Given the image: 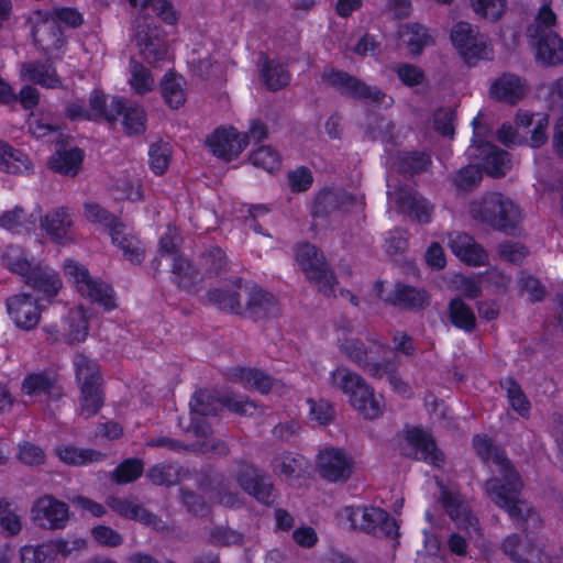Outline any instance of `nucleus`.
<instances>
[{
  "label": "nucleus",
  "instance_id": "1",
  "mask_svg": "<svg viewBox=\"0 0 563 563\" xmlns=\"http://www.w3.org/2000/svg\"><path fill=\"white\" fill-rule=\"evenodd\" d=\"M474 448L488 465L493 477L485 485L488 497L512 518H523L529 512L528 505L519 498L522 484L518 474L509 464L504 453L494 448L485 435L474 438Z\"/></svg>",
  "mask_w": 563,
  "mask_h": 563
},
{
  "label": "nucleus",
  "instance_id": "2",
  "mask_svg": "<svg viewBox=\"0 0 563 563\" xmlns=\"http://www.w3.org/2000/svg\"><path fill=\"white\" fill-rule=\"evenodd\" d=\"M82 21V14L69 7L55 8L52 11L37 10L30 16L35 40L51 54L60 51L66 43V37L58 25L77 27Z\"/></svg>",
  "mask_w": 563,
  "mask_h": 563
},
{
  "label": "nucleus",
  "instance_id": "3",
  "mask_svg": "<svg viewBox=\"0 0 563 563\" xmlns=\"http://www.w3.org/2000/svg\"><path fill=\"white\" fill-rule=\"evenodd\" d=\"M84 217L88 222L106 230L110 234L112 243L122 250L128 261L137 264L143 260V244L115 216L96 202H86L84 205Z\"/></svg>",
  "mask_w": 563,
  "mask_h": 563
},
{
  "label": "nucleus",
  "instance_id": "4",
  "mask_svg": "<svg viewBox=\"0 0 563 563\" xmlns=\"http://www.w3.org/2000/svg\"><path fill=\"white\" fill-rule=\"evenodd\" d=\"M471 217L497 230L514 229L522 218L521 209L510 198L493 192L475 200L470 206Z\"/></svg>",
  "mask_w": 563,
  "mask_h": 563
},
{
  "label": "nucleus",
  "instance_id": "5",
  "mask_svg": "<svg viewBox=\"0 0 563 563\" xmlns=\"http://www.w3.org/2000/svg\"><path fill=\"white\" fill-rule=\"evenodd\" d=\"M554 23L555 14L548 4H544L528 27V36L536 47V56L545 65L563 63V40L551 30Z\"/></svg>",
  "mask_w": 563,
  "mask_h": 563
},
{
  "label": "nucleus",
  "instance_id": "6",
  "mask_svg": "<svg viewBox=\"0 0 563 563\" xmlns=\"http://www.w3.org/2000/svg\"><path fill=\"white\" fill-rule=\"evenodd\" d=\"M340 349L342 353L355 362L368 375L378 379L386 378L394 391L404 397L409 396L410 387L400 377H398L395 363L377 362L374 352L372 350H365L363 344L356 339L351 338L344 340L341 342Z\"/></svg>",
  "mask_w": 563,
  "mask_h": 563
},
{
  "label": "nucleus",
  "instance_id": "7",
  "mask_svg": "<svg viewBox=\"0 0 563 563\" xmlns=\"http://www.w3.org/2000/svg\"><path fill=\"white\" fill-rule=\"evenodd\" d=\"M74 365L81 393L79 413L88 418L97 413L102 405L100 369L96 362L90 361L84 355H77Z\"/></svg>",
  "mask_w": 563,
  "mask_h": 563
},
{
  "label": "nucleus",
  "instance_id": "8",
  "mask_svg": "<svg viewBox=\"0 0 563 563\" xmlns=\"http://www.w3.org/2000/svg\"><path fill=\"white\" fill-rule=\"evenodd\" d=\"M64 274L71 282L77 291L85 298L98 303L106 311L117 308V301L112 288L92 278L88 269L74 260H67L64 263Z\"/></svg>",
  "mask_w": 563,
  "mask_h": 563
},
{
  "label": "nucleus",
  "instance_id": "9",
  "mask_svg": "<svg viewBox=\"0 0 563 563\" xmlns=\"http://www.w3.org/2000/svg\"><path fill=\"white\" fill-rule=\"evenodd\" d=\"M549 119L544 113L519 111L516 117V128L504 124L498 131V140L505 145L520 144L530 134V145L539 147L548 140Z\"/></svg>",
  "mask_w": 563,
  "mask_h": 563
},
{
  "label": "nucleus",
  "instance_id": "10",
  "mask_svg": "<svg viewBox=\"0 0 563 563\" xmlns=\"http://www.w3.org/2000/svg\"><path fill=\"white\" fill-rule=\"evenodd\" d=\"M340 520L347 522L353 529L364 530L389 538L398 536V523L394 518L377 507H345L340 512Z\"/></svg>",
  "mask_w": 563,
  "mask_h": 563
},
{
  "label": "nucleus",
  "instance_id": "11",
  "mask_svg": "<svg viewBox=\"0 0 563 563\" xmlns=\"http://www.w3.org/2000/svg\"><path fill=\"white\" fill-rule=\"evenodd\" d=\"M450 40L460 56L467 63L488 59L493 55L489 38L467 22L454 24Z\"/></svg>",
  "mask_w": 563,
  "mask_h": 563
},
{
  "label": "nucleus",
  "instance_id": "12",
  "mask_svg": "<svg viewBox=\"0 0 563 563\" xmlns=\"http://www.w3.org/2000/svg\"><path fill=\"white\" fill-rule=\"evenodd\" d=\"M209 298L221 309L236 313L255 311L257 308H264L271 301L268 294L257 286L240 287L239 291L213 289L209 292Z\"/></svg>",
  "mask_w": 563,
  "mask_h": 563
},
{
  "label": "nucleus",
  "instance_id": "13",
  "mask_svg": "<svg viewBox=\"0 0 563 563\" xmlns=\"http://www.w3.org/2000/svg\"><path fill=\"white\" fill-rule=\"evenodd\" d=\"M398 446L401 454L423 460L434 466H440L443 462V455L432 437L420 428L406 429L398 439Z\"/></svg>",
  "mask_w": 563,
  "mask_h": 563
},
{
  "label": "nucleus",
  "instance_id": "14",
  "mask_svg": "<svg viewBox=\"0 0 563 563\" xmlns=\"http://www.w3.org/2000/svg\"><path fill=\"white\" fill-rule=\"evenodd\" d=\"M296 262L307 278L313 280L321 291L327 295L332 291L334 278L328 271L323 255L313 245H299L296 250Z\"/></svg>",
  "mask_w": 563,
  "mask_h": 563
},
{
  "label": "nucleus",
  "instance_id": "15",
  "mask_svg": "<svg viewBox=\"0 0 563 563\" xmlns=\"http://www.w3.org/2000/svg\"><path fill=\"white\" fill-rule=\"evenodd\" d=\"M134 38L140 54L151 65L165 60L168 56L167 43L164 35L146 18H139L135 22Z\"/></svg>",
  "mask_w": 563,
  "mask_h": 563
},
{
  "label": "nucleus",
  "instance_id": "16",
  "mask_svg": "<svg viewBox=\"0 0 563 563\" xmlns=\"http://www.w3.org/2000/svg\"><path fill=\"white\" fill-rule=\"evenodd\" d=\"M317 468L328 482H345L353 473V460L341 449L325 448L318 455Z\"/></svg>",
  "mask_w": 563,
  "mask_h": 563
},
{
  "label": "nucleus",
  "instance_id": "17",
  "mask_svg": "<svg viewBox=\"0 0 563 563\" xmlns=\"http://www.w3.org/2000/svg\"><path fill=\"white\" fill-rule=\"evenodd\" d=\"M211 152L225 161L236 158L249 145V136L233 126H221L208 139Z\"/></svg>",
  "mask_w": 563,
  "mask_h": 563
},
{
  "label": "nucleus",
  "instance_id": "18",
  "mask_svg": "<svg viewBox=\"0 0 563 563\" xmlns=\"http://www.w3.org/2000/svg\"><path fill=\"white\" fill-rule=\"evenodd\" d=\"M45 331L47 339L52 342H81L88 335L87 313L82 308L71 309L62 322V330H59L57 325H49Z\"/></svg>",
  "mask_w": 563,
  "mask_h": 563
},
{
  "label": "nucleus",
  "instance_id": "19",
  "mask_svg": "<svg viewBox=\"0 0 563 563\" xmlns=\"http://www.w3.org/2000/svg\"><path fill=\"white\" fill-rule=\"evenodd\" d=\"M324 79L344 93L356 98H363L385 107L391 104V98L382 93L377 88L368 87L357 79L340 71H330Z\"/></svg>",
  "mask_w": 563,
  "mask_h": 563
},
{
  "label": "nucleus",
  "instance_id": "20",
  "mask_svg": "<svg viewBox=\"0 0 563 563\" xmlns=\"http://www.w3.org/2000/svg\"><path fill=\"white\" fill-rule=\"evenodd\" d=\"M7 312L14 325L31 331L40 322L41 310L35 299L29 295H14L7 300Z\"/></svg>",
  "mask_w": 563,
  "mask_h": 563
},
{
  "label": "nucleus",
  "instance_id": "21",
  "mask_svg": "<svg viewBox=\"0 0 563 563\" xmlns=\"http://www.w3.org/2000/svg\"><path fill=\"white\" fill-rule=\"evenodd\" d=\"M85 544L84 540H77L69 547L67 541L56 540L41 547L26 545L21 549V562L44 563L46 560H56L58 556L66 558L73 550L84 548Z\"/></svg>",
  "mask_w": 563,
  "mask_h": 563
},
{
  "label": "nucleus",
  "instance_id": "22",
  "mask_svg": "<svg viewBox=\"0 0 563 563\" xmlns=\"http://www.w3.org/2000/svg\"><path fill=\"white\" fill-rule=\"evenodd\" d=\"M32 515L40 526L57 529L68 521V507L51 496H44L34 504Z\"/></svg>",
  "mask_w": 563,
  "mask_h": 563
},
{
  "label": "nucleus",
  "instance_id": "23",
  "mask_svg": "<svg viewBox=\"0 0 563 563\" xmlns=\"http://www.w3.org/2000/svg\"><path fill=\"white\" fill-rule=\"evenodd\" d=\"M73 217L66 208L51 210L41 219L42 230L52 241L58 244L73 241Z\"/></svg>",
  "mask_w": 563,
  "mask_h": 563
},
{
  "label": "nucleus",
  "instance_id": "24",
  "mask_svg": "<svg viewBox=\"0 0 563 563\" xmlns=\"http://www.w3.org/2000/svg\"><path fill=\"white\" fill-rule=\"evenodd\" d=\"M391 179L387 177L388 186V202L389 205L395 203L401 212H407L412 216L419 222H428L430 219V206L429 203L417 194L411 191L393 190Z\"/></svg>",
  "mask_w": 563,
  "mask_h": 563
},
{
  "label": "nucleus",
  "instance_id": "25",
  "mask_svg": "<svg viewBox=\"0 0 563 563\" xmlns=\"http://www.w3.org/2000/svg\"><path fill=\"white\" fill-rule=\"evenodd\" d=\"M67 114L71 119H104L109 122L115 121V114L111 107V101L108 103L104 95L98 90L93 91L89 98V108H84L79 103H70L67 107Z\"/></svg>",
  "mask_w": 563,
  "mask_h": 563
},
{
  "label": "nucleus",
  "instance_id": "26",
  "mask_svg": "<svg viewBox=\"0 0 563 563\" xmlns=\"http://www.w3.org/2000/svg\"><path fill=\"white\" fill-rule=\"evenodd\" d=\"M350 405L363 418L375 420L383 416L386 409L385 398L376 394L375 390L365 383L361 389L354 394Z\"/></svg>",
  "mask_w": 563,
  "mask_h": 563
},
{
  "label": "nucleus",
  "instance_id": "27",
  "mask_svg": "<svg viewBox=\"0 0 563 563\" xmlns=\"http://www.w3.org/2000/svg\"><path fill=\"white\" fill-rule=\"evenodd\" d=\"M449 245L456 257L467 265L482 266L487 262L488 255L485 250L467 234H451Z\"/></svg>",
  "mask_w": 563,
  "mask_h": 563
},
{
  "label": "nucleus",
  "instance_id": "28",
  "mask_svg": "<svg viewBox=\"0 0 563 563\" xmlns=\"http://www.w3.org/2000/svg\"><path fill=\"white\" fill-rule=\"evenodd\" d=\"M443 506L452 519L456 520L464 529H477V519L472 517L468 507L461 499L460 494L452 487L438 483Z\"/></svg>",
  "mask_w": 563,
  "mask_h": 563
},
{
  "label": "nucleus",
  "instance_id": "29",
  "mask_svg": "<svg viewBox=\"0 0 563 563\" xmlns=\"http://www.w3.org/2000/svg\"><path fill=\"white\" fill-rule=\"evenodd\" d=\"M23 278L29 286L46 299L55 297L63 285L55 271L49 267H42L37 264H34L27 276Z\"/></svg>",
  "mask_w": 563,
  "mask_h": 563
},
{
  "label": "nucleus",
  "instance_id": "30",
  "mask_svg": "<svg viewBox=\"0 0 563 563\" xmlns=\"http://www.w3.org/2000/svg\"><path fill=\"white\" fill-rule=\"evenodd\" d=\"M111 107L115 121L122 117V125L126 133L139 134L145 130L146 115L143 108L117 97L111 98Z\"/></svg>",
  "mask_w": 563,
  "mask_h": 563
},
{
  "label": "nucleus",
  "instance_id": "31",
  "mask_svg": "<svg viewBox=\"0 0 563 563\" xmlns=\"http://www.w3.org/2000/svg\"><path fill=\"white\" fill-rule=\"evenodd\" d=\"M470 153L483 159L484 169L488 175L501 176L510 168V159L507 153L492 144L479 146L473 144L470 147Z\"/></svg>",
  "mask_w": 563,
  "mask_h": 563
},
{
  "label": "nucleus",
  "instance_id": "32",
  "mask_svg": "<svg viewBox=\"0 0 563 563\" xmlns=\"http://www.w3.org/2000/svg\"><path fill=\"white\" fill-rule=\"evenodd\" d=\"M527 92L526 82L516 75L504 74L496 78L489 88L493 98L514 103Z\"/></svg>",
  "mask_w": 563,
  "mask_h": 563
},
{
  "label": "nucleus",
  "instance_id": "33",
  "mask_svg": "<svg viewBox=\"0 0 563 563\" xmlns=\"http://www.w3.org/2000/svg\"><path fill=\"white\" fill-rule=\"evenodd\" d=\"M162 96L172 109L183 107L187 100L186 80L175 73H167L161 81Z\"/></svg>",
  "mask_w": 563,
  "mask_h": 563
},
{
  "label": "nucleus",
  "instance_id": "34",
  "mask_svg": "<svg viewBox=\"0 0 563 563\" xmlns=\"http://www.w3.org/2000/svg\"><path fill=\"white\" fill-rule=\"evenodd\" d=\"M81 163L82 153L79 148H58L48 161V166L59 174L75 176L79 172Z\"/></svg>",
  "mask_w": 563,
  "mask_h": 563
},
{
  "label": "nucleus",
  "instance_id": "35",
  "mask_svg": "<svg viewBox=\"0 0 563 563\" xmlns=\"http://www.w3.org/2000/svg\"><path fill=\"white\" fill-rule=\"evenodd\" d=\"M22 394L31 400H45L58 395V387L43 374H31L23 379Z\"/></svg>",
  "mask_w": 563,
  "mask_h": 563
},
{
  "label": "nucleus",
  "instance_id": "36",
  "mask_svg": "<svg viewBox=\"0 0 563 563\" xmlns=\"http://www.w3.org/2000/svg\"><path fill=\"white\" fill-rule=\"evenodd\" d=\"M365 383L364 378L345 366H338L330 373L331 386L346 395L349 402Z\"/></svg>",
  "mask_w": 563,
  "mask_h": 563
},
{
  "label": "nucleus",
  "instance_id": "37",
  "mask_svg": "<svg viewBox=\"0 0 563 563\" xmlns=\"http://www.w3.org/2000/svg\"><path fill=\"white\" fill-rule=\"evenodd\" d=\"M188 63L200 77L221 76L223 73L222 66L211 60L210 51L206 45L192 48Z\"/></svg>",
  "mask_w": 563,
  "mask_h": 563
},
{
  "label": "nucleus",
  "instance_id": "38",
  "mask_svg": "<svg viewBox=\"0 0 563 563\" xmlns=\"http://www.w3.org/2000/svg\"><path fill=\"white\" fill-rule=\"evenodd\" d=\"M239 482L245 492L253 495L260 501H269L272 486L265 478H260L255 470L247 467L239 477Z\"/></svg>",
  "mask_w": 563,
  "mask_h": 563
},
{
  "label": "nucleus",
  "instance_id": "39",
  "mask_svg": "<svg viewBox=\"0 0 563 563\" xmlns=\"http://www.w3.org/2000/svg\"><path fill=\"white\" fill-rule=\"evenodd\" d=\"M21 76L25 80L34 81L46 88H56L59 85V78L56 76L55 69L40 63L24 64Z\"/></svg>",
  "mask_w": 563,
  "mask_h": 563
},
{
  "label": "nucleus",
  "instance_id": "40",
  "mask_svg": "<svg viewBox=\"0 0 563 563\" xmlns=\"http://www.w3.org/2000/svg\"><path fill=\"white\" fill-rule=\"evenodd\" d=\"M31 163L21 152L13 150L8 144L0 142V169L12 174L29 172Z\"/></svg>",
  "mask_w": 563,
  "mask_h": 563
},
{
  "label": "nucleus",
  "instance_id": "41",
  "mask_svg": "<svg viewBox=\"0 0 563 563\" xmlns=\"http://www.w3.org/2000/svg\"><path fill=\"white\" fill-rule=\"evenodd\" d=\"M128 84L134 93L143 96L154 89L155 79L144 65L132 60L129 70Z\"/></svg>",
  "mask_w": 563,
  "mask_h": 563
},
{
  "label": "nucleus",
  "instance_id": "42",
  "mask_svg": "<svg viewBox=\"0 0 563 563\" xmlns=\"http://www.w3.org/2000/svg\"><path fill=\"white\" fill-rule=\"evenodd\" d=\"M399 38L411 54H419L422 48L432 42L427 29L420 25H404L399 31Z\"/></svg>",
  "mask_w": 563,
  "mask_h": 563
},
{
  "label": "nucleus",
  "instance_id": "43",
  "mask_svg": "<svg viewBox=\"0 0 563 563\" xmlns=\"http://www.w3.org/2000/svg\"><path fill=\"white\" fill-rule=\"evenodd\" d=\"M0 227L14 233L31 231L35 228V217H27L21 208L15 207L0 214Z\"/></svg>",
  "mask_w": 563,
  "mask_h": 563
},
{
  "label": "nucleus",
  "instance_id": "44",
  "mask_svg": "<svg viewBox=\"0 0 563 563\" xmlns=\"http://www.w3.org/2000/svg\"><path fill=\"white\" fill-rule=\"evenodd\" d=\"M55 453L62 462L74 466L86 465L100 459V454L96 451L68 444L57 446Z\"/></svg>",
  "mask_w": 563,
  "mask_h": 563
},
{
  "label": "nucleus",
  "instance_id": "45",
  "mask_svg": "<svg viewBox=\"0 0 563 563\" xmlns=\"http://www.w3.org/2000/svg\"><path fill=\"white\" fill-rule=\"evenodd\" d=\"M238 379L249 388H254L262 394L269 393L274 388H277V383L272 380L264 373L252 369V368H242L238 373Z\"/></svg>",
  "mask_w": 563,
  "mask_h": 563
},
{
  "label": "nucleus",
  "instance_id": "46",
  "mask_svg": "<svg viewBox=\"0 0 563 563\" xmlns=\"http://www.w3.org/2000/svg\"><path fill=\"white\" fill-rule=\"evenodd\" d=\"M4 265L13 273L24 277L31 272L34 263L27 260L24 251L19 246L10 245L2 256Z\"/></svg>",
  "mask_w": 563,
  "mask_h": 563
},
{
  "label": "nucleus",
  "instance_id": "47",
  "mask_svg": "<svg viewBox=\"0 0 563 563\" xmlns=\"http://www.w3.org/2000/svg\"><path fill=\"white\" fill-rule=\"evenodd\" d=\"M504 548L511 559L520 563H533V559L538 554V550L534 547L517 537H510L505 540Z\"/></svg>",
  "mask_w": 563,
  "mask_h": 563
},
{
  "label": "nucleus",
  "instance_id": "48",
  "mask_svg": "<svg viewBox=\"0 0 563 563\" xmlns=\"http://www.w3.org/2000/svg\"><path fill=\"white\" fill-rule=\"evenodd\" d=\"M262 78L269 89L276 90L289 82L285 66L275 60H267L262 68Z\"/></svg>",
  "mask_w": 563,
  "mask_h": 563
},
{
  "label": "nucleus",
  "instance_id": "49",
  "mask_svg": "<svg viewBox=\"0 0 563 563\" xmlns=\"http://www.w3.org/2000/svg\"><path fill=\"white\" fill-rule=\"evenodd\" d=\"M252 164L267 173H275L280 168L279 153L271 146H261L253 151L250 157Z\"/></svg>",
  "mask_w": 563,
  "mask_h": 563
},
{
  "label": "nucleus",
  "instance_id": "50",
  "mask_svg": "<svg viewBox=\"0 0 563 563\" xmlns=\"http://www.w3.org/2000/svg\"><path fill=\"white\" fill-rule=\"evenodd\" d=\"M114 190L117 198L129 201H139L143 197V187L140 178L135 176H123L115 180Z\"/></svg>",
  "mask_w": 563,
  "mask_h": 563
},
{
  "label": "nucleus",
  "instance_id": "51",
  "mask_svg": "<svg viewBox=\"0 0 563 563\" xmlns=\"http://www.w3.org/2000/svg\"><path fill=\"white\" fill-rule=\"evenodd\" d=\"M450 317L455 327L465 331H471L475 327V316L473 311L460 299L451 301Z\"/></svg>",
  "mask_w": 563,
  "mask_h": 563
},
{
  "label": "nucleus",
  "instance_id": "52",
  "mask_svg": "<svg viewBox=\"0 0 563 563\" xmlns=\"http://www.w3.org/2000/svg\"><path fill=\"white\" fill-rule=\"evenodd\" d=\"M474 11L492 21L499 20L507 10V0H471Z\"/></svg>",
  "mask_w": 563,
  "mask_h": 563
},
{
  "label": "nucleus",
  "instance_id": "53",
  "mask_svg": "<svg viewBox=\"0 0 563 563\" xmlns=\"http://www.w3.org/2000/svg\"><path fill=\"white\" fill-rule=\"evenodd\" d=\"M501 386L507 394V398L511 408L522 417L528 416L530 404L517 383L511 379H506Z\"/></svg>",
  "mask_w": 563,
  "mask_h": 563
},
{
  "label": "nucleus",
  "instance_id": "54",
  "mask_svg": "<svg viewBox=\"0 0 563 563\" xmlns=\"http://www.w3.org/2000/svg\"><path fill=\"white\" fill-rule=\"evenodd\" d=\"M108 505L111 509L124 517L144 521L145 523H152V516L146 514L143 508L129 500L112 498L109 500Z\"/></svg>",
  "mask_w": 563,
  "mask_h": 563
},
{
  "label": "nucleus",
  "instance_id": "55",
  "mask_svg": "<svg viewBox=\"0 0 563 563\" xmlns=\"http://www.w3.org/2000/svg\"><path fill=\"white\" fill-rule=\"evenodd\" d=\"M170 154V146L167 143L153 144L148 151L151 169L157 175L163 174L169 165Z\"/></svg>",
  "mask_w": 563,
  "mask_h": 563
},
{
  "label": "nucleus",
  "instance_id": "56",
  "mask_svg": "<svg viewBox=\"0 0 563 563\" xmlns=\"http://www.w3.org/2000/svg\"><path fill=\"white\" fill-rule=\"evenodd\" d=\"M0 527L8 534H16L22 528L20 517L16 515L14 507L4 500L0 501Z\"/></svg>",
  "mask_w": 563,
  "mask_h": 563
},
{
  "label": "nucleus",
  "instance_id": "57",
  "mask_svg": "<svg viewBox=\"0 0 563 563\" xmlns=\"http://www.w3.org/2000/svg\"><path fill=\"white\" fill-rule=\"evenodd\" d=\"M386 299L410 307H421L427 301V295L422 290L399 286L396 289L395 297H387Z\"/></svg>",
  "mask_w": 563,
  "mask_h": 563
},
{
  "label": "nucleus",
  "instance_id": "58",
  "mask_svg": "<svg viewBox=\"0 0 563 563\" xmlns=\"http://www.w3.org/2000/svg\"><path fill=\"white\" fill-rule=\"evenodd\" d=\"M143 471V465L137 460H128L118 466L115 479L118 483H129L136 479Z\"/></svg>",
  "mask_w": 563,
  "mask_h": 563
},
{
  "label": "nucleus",
  "instance_id": "59",
  "mask_svg": "<svg viewBox=\"0 0 563 563\" xmlns=\"http://www.w3.org/2000/svg\"><path fill=\"white\" fill-rule=\"evenodd\" d=\"M452 284L455 290L460 291L468 299H474L481 295V284L477 279L455 275Z\"/></svg>",
  "mask_w": 563,
  "mask_h": 563
},
{
  "label": "nucleus",
  "instance_id": "60",
  "mask_svg": "<svg viewBox=\"0 0 563 563\" xmlns=\"http://www.w3.org/2000/svg\"><path fill=\"white\" fill-rule=\"evenodd\" d=\"M307 402L309 406V416L311 420L319 424H324L331 420L333 416V409L330 404L323 400L316 401L312 399H309Z\"/></svg>",
  "mask_w": 563,
  "mask_h": 563
},
{
  "label": "nucleus",
  "instance_id": "61",
  "mask_svg": "<svg viewBox=\"0 0 563 563\" xmlns=\"http://www.w3.org/2000/svg\"><path fill=\"white\" fill-rule=\"evenodd\" d=\"M482 179V172L478 166L470 165L460 170L455 183L459 189L466 190L476 186Z\"/></svg>",
  "mask_w": 563,
  "mask_h": 563
},
{
  "label": "nucleus",
  "instance_id": "62",
  "mask_svg": "<svg viewBox=\"0 0 563 563\" xmlns=\"http://www.w3.org/2000/svg\"><path fill=\"white\" fill-rule=\"evenodd\" d=\"M305 464V461L300 456L285 455L282 459L276 460L275 470L276 472L286 476L296 475L299 473Z\"/></svg>",
  "mask_w": 563,
  "mask_h": 563
},
{
  "label": "nucleus",
  "instance_id": "63",
  "mask_svg": "<svg viewBox=\"0 0 563 563\" xmlns=\"http://www.w3.org/2000/svg\"><path fill=\"white\" fill-rule=\"evenodd\" d=\"M93 539L104 547H118L122 543L121 536L106 526H97L91 531Z\"/></svg>",
  "mask_w": 563,
  "mask_h": 563
},
{
  "label": "nucleus",
  "instance_id": "64",
  "mask_svg": "<svg viewBox=\"0 0 563 563\" xmlns=\"http://www.w3.org/2000/svg\"><path fill=\"white\" fill-rule=\"evenodd\" d=\"M19 460L27 465H38L44 462L43 450L32 443H24L19 450Z\"/></svg>",
  "mask_w": 563,
  "mask_h": 563
}]
</instances>
